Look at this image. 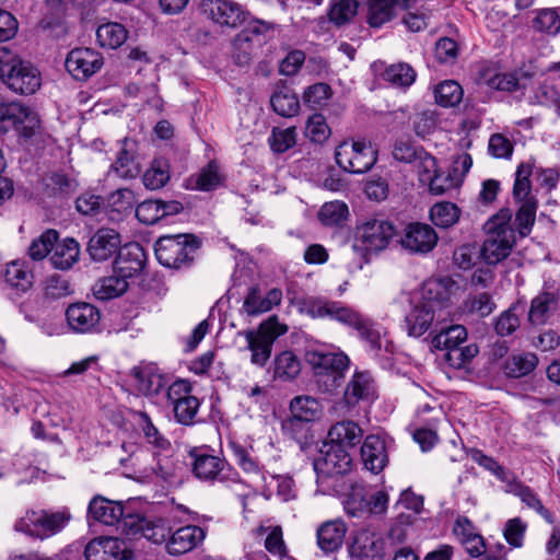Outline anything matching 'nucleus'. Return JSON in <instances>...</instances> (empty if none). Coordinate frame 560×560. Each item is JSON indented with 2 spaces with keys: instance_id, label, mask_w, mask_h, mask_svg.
I'll return each instance as SVG.
<instances>
[{
  "instance_id": "12",
  "label": "nucleus",
  "mask_w": 560,
  "mask_h": 560,
  "mask_svg": "<svg viewBox=\"0 0 560 560\" xmlns=\"http://www.w3.org/2000/svg\"><path fill=\"white\" fill-rule=\"evenodd\" d=\"M122 533L129 537H144L153 544H162L170 535V527L161 518L151 520L129 514L122 520Z\"/></svg>"
},
{
  "instance_id": "20",
  "label": "nucleus",
  "mask_w": 560,
  "mask_h": 560,
  "mask_svg": "<svg viewBox=\"0 0 560 560\" xmlns=\"http://www.w3.org/2000/svg\"><path fill=\"white\" fill-rule=\"evenodd\" d=\"M141 172V163L138 154V142L133 139L125 138L117 159L112 164L109 174H115L119 178H136Z\"/></svg>"
},
{
  "instance_id": "45",
  "label": "nucleus",
  "mask_w": 560,
  "mask_h": 560,
  "mask_svg": "<svg viewBox=\"0 0 560 560\" xmlns=\"http://www.w3.org/2000/svg\"><path fill=\"white\" fill-rule=\"evenodd\" d=\"M538 358L532 352H521L511 355L504 364L505 374L510 377H522L535 370Z\"/></svg>"
},
{
  "instance_id": "31",
  "label": "nucleus",
  "mask_w": 560,
  "mask_h": 560,
  "mask_svg": "<svg viewBox=\"0 0 560 560\" xmlns=\"http://www.w3.org/2000/svg\"><path fill=\"white\" fill-rule=\"evenodd\" d=\"M281 300L282 291L280 289H271L262 295L258 288L252 287L244 299L242 310L248 316H257L279 305Z\"/></svg>"
},
{
  "instance_id": "4",
  "label": "nucleus",
  "mask_w": 560,
  "mask_h": 560,
  "mask_svg": "<svg viewBox=\"0 0 560 560\" xmlns=\"http://www.w3.org/2000/svg\"><path fill=\"white\" fill-rule=\"evenodd\" d=\"M72 515L67 510H27L19 517L13 528L31 538L46 540L61 533L71 521Z\"/></svg>"
},
{
  "instance_id": "26",
  "label": "nucleus",
  "mask_w": 560,
  "mask_h": 560,
  "mask_svg": "<svg viewBox=\"0 0 560 560\" xmlns=\"http://www.w3.org/2000/svg\"><path fill=\"white\" fill-rule=\"evenodd\" d=\"M360 453L365 469L373 474H380L388 464L385 441L378 435H368L364 439Z\"/></svg>"
},
{
  "instance_id": "1",
  "label": "nucleus",
  "mask_w": 560,
  "mask_h": 560,
  "mask_svg": "<svg viewBox=\"0 0 560 560\" xmlns=\"http://www.w3.org/2000/svg\"><path fill=\"white\" fill-rule=\"evenodd\" d=\"M306 314L313 318H329L353 328L373 355L382 351L389 352L392 343L386 339L385 330L369 317L340 302L324 299H308L305 302Z\"/></svg>"
},
{
  "instance_id": "7",
  "label": "nucleus",
  "mask_w": 560,
  "mask_h": 560,
  "mask_svg": "<svg viewBox=\"0 0 560 560\" xmlns=\"http://www.w3.org/2000/svg\"><path fill=\"white\" fill-rule=\"evenodd\" d=\"M467 339V330L462 325H452L442 328L432 340V347L436 350H445V361L455 369L465 368L478 354L479 349L470 343L462 347Z\"/></svg>"
},
{
  "instance_id": "30",
  "label": "nucleus",
  "mask_w": 560,
  "mask_h": 560,
  "mask_svg": "<svg viewBox=\"0 0 560 560\" xmlns=\"http://www.w3.org/2000/svg\"><path fill=\"white\" fill-rule=\"evenodd\" d=\"M348 527L341 520H330L320 524L316 530L317 546L325 553L339 550L343 544Z\"/></svg>"
},
{
  "instance_id": "43",
  "label": "nucleus",
  "mask_w": 560,
  "mask_h": 560,
  "mask_svg": "<svg viewBox=\"0 0 560 560\" xmlns=\"http://www.w3.org/2000/svg\"><path fill=\"white\" fill-rule=\"evenodd\" d=\"M189 180L194 182V187L196 189L201 191H210L217 189L223 184L224 175L217 162L211 161Z\"/></svg>"
},
{
  "instance_id": "62",
  "label": "nucleus",
  "mask_w": 560,
  "mask_h": 560,
  "mask_svg": "<svg viewBox=\"0 0 560 560\" xmlns=\"http://www.w3.org/2000/svg\"><path fill=\"white\" fill-rule=\"evenodd\" d=\"M160 207V200H144L137 206L136 217L143 224H155L163 219V212H161Z\"/></svg>"
},
{
  "instance_id": "35",
  "label": "nucleus",
  "mask_w": 560,
  "mask_h": 560,
  "mask_svg": "<svg viewBox=\"0 0 560 560\" xmlns=\"http://www.w3.org/2000/svg\"><path fill=\"white\" fill-rule=\"evenodd\" d=\"M436 308L429 303L417 304L406 316L407 332L411 337L422 336L432 325Z\"/></svg>"
},
{
  "instance_id": "9",
  "label": "nucleus",
  "mask_w": 560,
  "mask_h": 560,
  "mask_svg": "<svg viewBox=\"0 0 560 560\" xmlns=\"http://www.w3.org/2000/svg\"><path fill=\"white\" fill-rule=\"evenodd\" d=\"M336 163L351 174L370 171L377 160V151L370 141L346 140L335 151Z\"/></svg>"
},
{
  "instance_id": "50",
  "label": "nucleus",
  "mask_w": 560,
  "mask_h": 560,
  "mask_svg": "<svg viewBox=\"0 0 560 560\" xmlns=\"http://www.w3.org/2000/svg\"><path fill=\"white\" fill-rule=\"evenodd\" d=\"M434 95L436 103L441 106L453 107L459 104L464 91L456 81L446 80L435 88Z\"/></svg>"
},
{
  "instance_id": "16",
  "label": "nucleus",
  "mask_w": 560,
  "mask_h": 560,
  "mask_svg": "<svg viewBox=\"0 0 560 560\" xmlns=\"http://www.w3.org/2000/svg\"><path fill=\"white\" fill-rule=\"evenodd\" d=\"M190 457L192 474L197 479L209 482L225 480L228 464L223 458L197 450L190 452Z\"/></svg>"
},
{
  "instance_id": "52",
  "label": "nucleus",
  "mask_w": 560,
  "mask_h": 560,
  "mask_svg": "<svg viewBox=\"0 0 560 560\" xmlns=\"http://www.w3.org/2000/svg\"><path fill=\"white\" fill-rule=\"evenodd\" d=\"M348 214V206L342 201L336 200L322 206L318 211V220L324 225L334 226L341 224L347 219Z\"/></svg>"
},
{
  "instance_id": "36",
  "label": "nucleus",
  "mask_w": 560,
  "mask_h": 560,
  "mask_svg": "<svg viewBox=\"0 0 560 560\" xmlns=\"http://www.w3.org/2000/svg\"><path fill=\"white\" fill-rule=\"evenodd\" d=\"M328 436L330 443L340 444L341 447L347 450L357 446L361 442L363 430L354 421L346 420L334 424L328 432Z\"/></svg>"
},
{
  "instance_id": "39",
  "label": "nucleus",
  "mask_w": 560,
  "mask_h": 560,
  "mask_svg": "<svg viewBox=\"0 0 560 560\" xmlns=\"http://www.w3.org/2000/svg\"><path fill=\"white\" fill-rule=\"evenodd\" d=\"M128 289V280L114 273L101 278L93 285V294L97 300L107 301L124 294Z\"/></svg>"
},
{
  "instance_id": "3",
  "label": "nucleus",
  "mask_w": 560,
  "mask_h": 560,
  "mask_svg": "<svg viewBox=\"0 0 560 560\" xmlns=\"http://www.w3.org/2000/svg\"><path fill=\"white\" fill-rule=\"evenodd\" d=\"M306 360L314 371L315 384L319 392L332 394L342 384L350 360L343 352L310 350Z\"/></svg>"
},
{
  "instance_id": "46",
  "label": "nucleus",
  "mask_w": 560,
  "mask_h": 560,
  "mask_svg": "<svg viewBox=\"0 0 560 560\" xmlns=\"http://www.w3.org/2000/svg\"><path fill=\"white\" fill-rule=\"evenodd\" d=\"M345 512L351 517H361L368 513V497L362 485H351L342 501Z\"/></svg>"
},
{
  "instance_id": "55",
  "label": "nucleus",
  "mask_w": 560,
  "mask_h": 560,
  "mask_svg": "<svg viewBox=\"0 0 560 560\" xmlns=\"http://www.w3.org/2000/svg\"><path fill=\"white\" fill-rule=\"evenodd\" d=\"M358 11L355 0H331L329 10V20L334 24L341 26L349 23Z\"/></svg>"
},
{
  "instance_id": "64",
  "label": "nucleus",
  "mask_w": 560,
  "mask_h": 560,
  "mask_svg": "<svg viewBox=\"0 0 560 560\" xmlns=\"http://www.w3.org/2000/svg\"><path fill=\"white\" fill-rule=\"evenodd\" d=\"M513 493L517 495L523 503H525L528 508L535 510L539 513L544 518L551 522L550 513L542 505L541 501L538 497L526 486L516 485L513 488Z\"/></svg>"
},
{
  "instance_id": "27",
  "label": "nucleus",
  "mask_w": 560,
  "mask_h": 560,
  "mask_svg": "<svg viewBox=\"0 0 560 560\" xmlns=\"http://www.w3.org/2000/svg\"><path fill=\"white\" fill-rule=\"evenodd\" d=\"M458 289L457 283L450 277L429 279L423 283L422 302L442 307L452 301Z\"/></svg>"
},
{
  "instance_id": "47",
  "label": "nucleus",
  "mask_w": 560,
  "mask_h": 560,
  "mask_svg": "<svg viewBox=\"0 0 560 560\" xmlns=\"http://www.w3.org/2000/svg\"><path fill=\"white\" fill-rule=\"evenodd\" d=\"M460 215L458 207L448 201L435 203L430 210L431 221L439 228H450L454 225Z\"/></svg>"
},
{
  "instance_id": "54",
  "label": "nucleus",
  "mask_w": 560,
  "mask_h": 560,
  "mask_svg": "<svg viewBox=\"0 0 560 560\" xmlns=\"http://www.w3.org/2000/svg\"><path fill=\"white\" fill-rule=\"evenodd\" d=\"M536 199H526L525 202L520 205L515 217V223L520 236L525 237L530 233L536 219Z\"/></svg>"
},
{
  "instance_id": "13",
  "label": "nucleus",
  "mask_w": 560,
  "mask_h": 560,
  "mask_svg": "<svg viewBox=\"0 0 560 560\" xmlns=\"http://www.w3.org/2000/svg\"><path fill=\"white\" fill-rule=\"evenodd\" d=\"M65 66L75 80H86L100 71L103 58L94 49L75 48L68 54Z\"/></svg>"
},
{
  "instance_id": "2",
  "label": "nucleus",
  "mask_w": 560,
  "mask_h": 560,
  "mask_svg": "<svg viewBox=\"0 0 560 560\" xmlns=\"http://www.w3.org/2000/svg\"><path fill=\"white\" fill-rule=\"evenodd\" d=\"M511 220L512 211L510 209H501L487 221L485 225L487 238L480 250L487 264L497 265L512 252L516 237Z\"/></svg>"
},
{
  "instance_id": "56",
  "label": "nucleus",
  "mask_w": 560,
  "mask_h": 560,
  "mask_svg": "<svg viewBox=\"0 0 560 560\" xmlns=\"http://www.w3.org/2000/svg\"><path fill=\"white\" fill-rule=\"evenodd\" d=\"M530 175L532 166L529 164H521L517 167L513 187V196L518 203L525 202L526 199H536L530 192Z\"/></svg>"
},
{
  "instance_id": "28",
  "label": "nucleus",
  "mask_w": 560,
  "mask_h": 560,
  "mask_svg": "<svg viewBox=\"0 0 560 560\" xmlns=\"http://www.w3.org/2000/svg\"><path fill=\"white\" fill-rule=\"evenodd\" d=\"M417 0H368V23L372 27H381L389 22L398 10H405Z\"/></svg>"
},
{
  "instance_id": "58",
  "label": "nucleus",
  "mask_w": 560,
  "mask_h": 560,
  "mask_svg": "<svg viewBox=\"0 0 560 560\" xmlns=\"http://www.w3.org/2000/svg\"><path fill=\"white\" fill-rule=\"evenodd\" d=\"M300 373V361L290 351H284L276 358L275 375L279 378L291 380Z\"/></svg>"
},
{
  "instance_id": "57",
  "label": "nucleus",
  "mask_w": 560,
  "mask_h": 560,
  "mask_svg": "<svg viewBox=\"0 0 560 560\" xmlns=\"http://www.w3.org/2000/svg\"><path fill=\"white\" fill-rule=\"evenodd\" d=\"M296 142V130L294 127L285 129L273 128L268 138L271 150L276 153H283L292 148Z\"/></svg>"
},
{
  "instance_id": "37",
  "label": "nucleus",
  "mask_w": 560,
  "mask_h": 560,
  "mask_svg": "<svg viewBox=\"0 0 560 560\" xmlns=\"http://www.w3.org/2000/svg\"><path fill=\"white\" fill-rule=\"evenodd\" d=\"M79 257V243L74 238H65L55 243L50 261L56 269L68 270L78 262Z\"/></svg>"
},
{
  "instance_id": "18",
  "label": "nucleus",
  "mask_w": 560,
  "mask_h": 560,
  "mask_svg": "<svg viewBox=\"0 0 560 560\" xmlns=\"http://www.w3.org/2000/svg\"><path fill=\"white\" fill-rule=\"evenodd\" d=\"M560 291L553 284L545 283L542 290L532 300L528 320L542 325L555 315L559 307Z\"/></svg>"
},
{
  "instance_id": "51",
  "label": "nucleus",
  "mask_w": 560,
  "mask_h": 560,
  "mask_svg": "<svg viewBox=\"0 0 560 560\" xmlns=\"http://www.w3.org/2000/svg\"><path fill=\"white\" fill-rule=\"evenodd\" d=\"M170 179V168L166 162L155 160L143 176V185L151 190H156L166 185Z\"/></svg>"
},
{
  "instance_id": "44",
  "label": "nucleus",
  "mask_w": 560,
  "mask_h": 560,
  "mask_svg": "<svg viewBox=\"0 0 560 560\" xmlns=\"http://www.w3.org/2000/svg\"><path fill=\"white\" fill-rule=\"evenodd\" d=\"M136 203V196L128 188L117 189L107 198V207L113 220H119L131 213Z\"/></svg>"
},
{
  "instance_id": "49",
  "label": "nucleus",
  "mask_w": 560,
  "mask_h": 560,
  "mask_svg": "<svg viewBox=\"0 0 560 560\" xmlns=\"http://www.w3.org/2000/svg\"><path fill=\"white\" fill-rule=\"evenodd\" d=\"M5 281L21 291H26L32 287L33 275L24 262L12 261L8 264L5 270Z\"/></svg>"
},
{
  "instance_id": "40",
  "label": "nucleus",
  "mask_w": 560,
  "mask_h": 560,
  "mask_svg": "<svg viewBox=\"0 0 560 560\" xmlns=\"http://www.w3.org/2000/svg\"><path fill=\"white\" fill-rule=\"evenodd\" d=\"M532 27L534 31L549 36L560 33V15L555 8H544L533 11Z\"/></svg>"
},
{
  "instance_id": "53",
  "label": "nucleus",
  "mask_w": 560,
  "mask_h": 560,
  "mask_svg": "<svg viewBox=\"0 0 560 560\" xmlns=\"http://www.w3.org/2000/svg\"><path fill=\"white\" fill-rule=\"evenodd\" d=\"M384 80L395 86L407 88L416 80V71L408 63H395L386 68Z\"/></svg>"
},
{
  "instance_id": "25",
  "label": "nucleus",
  "mask_w": 560,
  "mask_h": 560,
  "mask_svg": "<svg viewBox=\"0 0 560 560\" xmlns=\"http://www.w3.org/2000/svg\"><path fill=\"white\" fill-rule=\"evenodd\" d=\"M120 235L113 229H100L88 244V252L95 261H105L118 253Z\"/></svg>"
},
{
  "instance_id": "42",
  "label": "nucleus",
  "mask_w": 560,
  "mask_h": 560,
  "mask_svg": "<svg viewBox=\"0 0 560 560\" xmlns=\"http://www.w3.org/2000/svg\"><path fill=\"white\" fill-rule=\"evenodd\" d=\"M270 104L273 110L283 117H292L296 115L300 109L298 96L287 86H282L273 92L270 98Z\"/></svg>"
},
{
  "instance_id": "5",
  "label": "nucleus",
  "mask_w": 560,
  "mask_h": 560,
  "mask_svg": "<svg viewBox=\"0 0 560 560\" xmlns=\"http://www.w3.org/2000/svg\"><path fill=\"white\" fill-rule=\"evenodd\" d=\"M287 331L288 326L272 315L260 323L256 329L240 331L238 336L245 338V350L250 352V363L264 368L271 357L275 341Z\"/></svg>"
},
{
  "instance_id": "32",
  "label": "nucleus",
  "mask_w": 560,
  "mask_h": 560,
  "mask_svg": "<svg viewBox=\"0 0 560 560\" xmlns=\"http://www.w3.org/2000/svg\"><path fill=\"white\" fill-rule=\"evenodd\" d=\"M131 373L137 389L145 396H155L167 385L166 377L152 364L136 366Z\"/></svg>"
},
{
  "instance_id": "8",
  "label": "nucleus",
  "mask_w": 560,
  "mask_h": 560,
  "mask_svg": "<svg viewBox=\"0 0 560 560\" xmlns=\"http://www.w3.org/2000/svg\"><path fill=\"white\" fill-rule=\"evenodd\" d=\"M199 243L192 235L178 234L160 237L154 246L159 262L167 268H182L192 260Z\"/></svg>"
},
{
  "instance_id": "38",
  "label": "nucleus",
  "mask_w": 560,
  "mask_h": 560,
  "mask_svg": "<svg viewBox=\"0 0 560 560\" xmlns=\"http://www.w3.org/2000/svg\"><path fill=\"white\" fill-rule=\"evenodd\" d=\"M320 402L312 396H298L290 402L292 418L290 422L303 421L311 422L318 419L322 415Z\"/></svg>"
},
{
  "instance_id": "21",
  "label": "nucleus",
  "mask_w": 560,
  "mask_h": 560,
  "mask_svg": "<svg viewBox=\"0 0 560 560\" xmlns=\"http://www.w3.org/2000/svg\"><path fill=\"white\" fill-rule=\"evenodd\" d=\"M145 264V253L139 243L132 242L121 246L115 259L114 272L125 279L138 276Z\"/></svg>"
},
{
  "instance_id": "41",
  "label": "nucleus",
  "mask_w": 560,
  "mask_h": 560,
  "mask_svg": "<svg viewBox=\"0 0 560 560\" xmlns=\"http://www.w3.org/2000/svg\"><path fill=\"white\" fill-rule=\"evenodd\" d=\"M128 32L125 26L117 22H108L98 26L96 39L102 47L116 49L127 39Z\"/></svg>"
},
{
  "instance_id": "63",
  "label": "nucleus",
  "mask_w": 560,
  "mask_h": 560,
  "mask_svg": "<svg viewBox=\"0 0 560 560\" xmlns=\"http://www.w3.org/2000/svg\"><path fill=\"white\" fill-rule=\"evenodd\" d=\"M305 135L311 141L322 143L328 139L330 129L320 114H315L310 117L306 124Z\"/></svg>"
},
{
  "instance_id": "29",
  "label": "nucleus",
  "mask_w": 560,
  "mask_h": 560,
  "mask_svg": "<svg viewBox=\"0 0 560 560\" xmlns=\"http://www.w3.org/2000/svg\"><path fill=\"white\" fill-rule=\"evenodd\" d=\"M343 397L349 406L376 398V386L371 373L368 371L355 372L346 387Z\"/></svg>"
},
{
  "instance_id": "23",
  "label": "nucleus",
  "mask_w": 560,
  "mask_h": 560,
  "mask_svg": "<svg viewBox=\"0 0 560 560\" xmlns=\"http://www.w3.org/2000/svg\"><path fill=\"white\" fill-rule=\"evenodd\" d=\"M124 514L122 504L118 501H112L102 495L94 497L88 508V518L107 526L118 524L122 529Z\"/></svg>"
},
{
  "instance_id": "33",
  "label": "nucleus",
  "mask_w": 560,
  "mask_h": 560,
  "mask_svg": "<svg viewBox=\"0 0 560 560\" xmlns=\"http://www.w3.org/2000/svg\"><path fill=\"white\" fill-rule=\"evenodd\" d=\"M205 538V532L196 525H187L178 528L172 534L166 542V550L170 555L178 556L196 548Z\"/></svg>"
},
{
  "instance_id": "48",
  "label": "nucleus",
  "mask_w": 560,
  "mask_h": 560,
  "mask_svg": "<svg viewBox=\"0 0 560 560\" xmlns=\"http://www.w3.org/2000/svg\"><path fill=\"white\" fill-rule=\"evenodd\" d=\"M232 452L237 465L248 475L255 482H264L265 476L261 471L259 463L250 455V453L240 444H232Z\"/></svg>"
},
{
  "instance_id": "19",
  "label": "nucleus",
  "mask_w": 560,
  "mask_h": 560,
  "mask_svg": "<svg viewBox=\"0 0 560 560\" xmlns=\"http://www.w3.org/2000/svg\"><path fill=\"white\" fill-rule=\"evenodd\" d=\"M86 560H132L133 552L117 538H96L84 550Z\"/></svg>"
},
{
  "instance_id": "59",
  "label": "nucleus",
  "mask_w": 560,
  "mask_h": 560,
  "mask_svg": "<svg viewBox=\"0 0 560 560\" xmlns=\"http://www.w3.org/2000/svg\"><path fill=\"white\" fill-rule=\"evenodd\" d=\"M58 240V233L55 230H47L40 236L35 238L28 248V254L34 260L44 259Z\"/></svg>"
},
{
  "instance_id": "6",
  "label": "nucleus",
  "mask_w": 560,
  "mask_h": 560,
  "mask_svg": "<svg viewBox=\"0 0 560 560\" xmlns=\"http://www.w3.org/2000/svg\"><path fill=\"white\" fill-rule=\"evenodd\" d=\"M395 234L394 224L383 219H370L357 226L351 248L360 258L358 266L362 268L369 261L370 253L385 249Z\"/></svg>"
},
{
  "instance_id": "22",
  "label": "nucleus",
  "mask_w": 560,
  "mask_h": 560,
  "mask_svg": "<svg viewBox=\"0 0 560 560\" xmlns=\"http://www.w3.org/2000/svg\"><path fill=\"white\" fill-rule=\"evenodd\" d=\"M349 553L358 560H382L384 541L372 530H358L352 538Z\"/></svg>"
},
{
  "instance_id": "61",
  "label": "nucleus",
  "mask_w": 560,
  "mask_h": 560,
  "mask_svg": "<svg viewBox=\"0 0 560 560\" xmlns=\"http://www.w3.org/2000/svg\"><path fill=\"white\" fill-rule=\"evenodd\" d=\"M419 155L415 160L413 164L418 172L419 180L428 185L431 178L438 173V163L434 156L424 150L418 153Z\"/></svg>"
},
{
  "instance_id": "11",
  "label": "nucleus",
  "mask_w": 560,
  "mask_h": 560,
  "mask_svg": "<svg viewBox=\"0 0 560 560\" xmlns=\"http://www.w3.org/2000/svg\"><path fill=\"white\" fill-rule=\"evenodd\" d=\"M201 10L212 23L228 28L238 27L247 16L243 7L233 0H203Z\"/></svg>"
},
{
  "instance_id": "60",
  "label": "nucleus",
  "mask_w": 560,
  "mask_h": 560,
  "mask_svg": "<svg viewBox=\"0 0 560 560\" xmlns=\"http://www.w3.org/2000/svg\"><path fill=\"white\" fill-rule=\"evenodd\" d=\"M199 406L200 404L197 397H186L173 406L174 416L176 420L182 424H192Z\"/></svg>"
},
{
  "instance_id": "17",
  "label": "nucleus",
  "mask_w": 560,
  "mask_h": 560,
  "mask_svg": "<svg viewBox=\"0 0 560 560\" xmlns=\"http://www.w3.org/2000/svg\"><path fill=\"white\" fill-rule=\"evenodd\" d=\"M66 318L72 331L89 334L98 330L101 312L90 303H74L67 308Z\"/></svg>"
},
{
  "instance_id": "14",
  "label": "nucleus",
  "mask_w": 560,
  "mask_h": 560,
  "mask_svg": "<svg viewBox=\"0 0 560 560\" xmlns=\"http://www.w3.org/2000/svg\"><path fill=\"white\" fill-rule=\"evenodd\" d=\"M438 240V234L433 228L425 223L416 222L405 228L400 244L410 253L427 254L435 247Z\"/></svg>"
},
{
  "instance_id": "15",
  "label": "nucleus",
  "mask_w": 560,
  "mask_h": 560,
  "mask_svg": "<svg viewBox=\"0 0 560 560\" xmlns=\"http://www.w3.org/2000/svg\"><path fill=\"white\" fill-rule=\"evenodd\" d=\"M532 78V73L524 69H517L510 72H502L494 68H485L480 73V79L489 89L514 92L526 86V81Z\"/></svg>"
},
{
  "instance_id": "10",
  "label": "nucleus",
  "mask_w": 560,
  "mask_h": 560,
  "mask_svg": "<svg viewBox=\"0 0 560 560\" xmlns=\"http://www.w3.org/2000/svg\"><path fill=\"white\" fill-rule=\"evenodd\" d=\"M2 81L14 93L20 95H32L42 86V74L30 61L20 58H12L7 61Z\"/></svg>"
},
{
  "instance_id": "24",
  "label": "nucleus",
  "mask_w": 560,
  "mask_h": 560,
  "mask_svg": "<svg viewBox=\"0 0 560 560\" xmlns=\"http://www.w3.org/2000/svg\"><path fill=\"white\" fill-rule=\"evenodd\" d=\"M352 458L340 444L330 443L325 454L314 462V469L326 476L342 475L350 469Z\"/></svg>"
},
{
  "instance_id": "34",
  "label": "nucleus",
  "mask_w": 560,
  "mask_h": 560,
  "mask_svg": "<svg viewBox=\"0 0 560 560\" xmlns=\"http://www.w3.org/2000/svg\"><path fill=\"white\" fill-rule=\"evenodd\" d=\"M8 121L15 130L25 138H31L39 132L40 119L38 114L31 107L13 102Z\"/></svg>"
}]
</instances>
